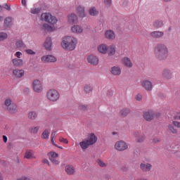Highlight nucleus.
Segmentation results:
<instances>
[{
    "mask_svg": "<svg viewBox=\"0 0 180 180\" xmlns=\"http://www.w3.org/2000/svg\"><path fill=\"white\" fill-rule=\"evenodd\" d=\"M41 20L46 22V23H44L41 27L42 30L45 32H54V30H56L54 25L57 24V22H58L57 17L51 15L50 13H44L41 15Z\"/></svg>",
    "mask_w": 180,
    "mask_h": 180,
    "instance_id": "1",
    "label": "nucleus"
},
{
    "mask_svg": "<svg viewBox=\"0 0 180 180\" xmlns=\"http://www.w3.org/2000/svg\"><path fill=\"white\" fill-rule=\"evenodd\" d=\"M154 54L159 61H165L169 56V50L165 44H158L155 46Z\"/></svg>",
    "mask_w": 180,
    "mask_h": 180,
    "instance_id": "2",
    "label": "nucleus"
},
{
    "mask_svg": "<svg viewBox=\"0 0 180 180\" xmlns=\"http://www.w3.org/2000/svg\"><path fill=\"white\" fill-rule=\"evenodd\" d=\"M60 44L64 50L72 51L77 48L78 39L74 36H66L62 39Z\"/></svg>",
    "mask_w": 180,
    "mask_h": 180,
    "instance_id": "3",
    "label": "nucleus"
},
{
    "mask_svg": "<svg viewBox=\"0 0 180 180\" xmlns=\"http://www.w3.org/2000/svg\"><path fill=\"white\" fill-rule=\"evenodd\" d=\"M3 106L8 113L14 115L15 113H18V112H19L18 105L13 102V100H12V98L11 97H6L4 98Z\"/></svg>",
    "mask_w": 180,
    "mask_h": 180,
    "instance_id": "4",
    "label": "nucleus"
},
{
    "mask_svg": "<svg viewBox=\"0 0 180 180\" xmlns=\"http://www.w3.org/2000/svg\"><path fill=\"white\" fill-rule=\"evenodd\" d=\"M46 98L49 102H58L60 101V92L54 89H49L46 92Z\"/></svg>",
    "mask_w": 180,
    "mask_h": 180,
    "instance_id": "5",
    "label": "nucleus"
},
{
    "mask_svg": "<svg viewBox=\"0 0 180 180\" xmlns=\"http://www.w3.org/2000/svg\"><path fill=\"white\" fill-rule=\"evenodd\" d=\"M115 148L117 151H124L129 148V146L124 141H118L115 145Z\"/></svg>",
    "mask_w": 180,
    "mask_h": 180,
    "instance_id": "6",
    "label": "nucleus"
},
{
    "mask_svg": "<svg viewBox=\"0 0 180 180\" xmlns=\"http://www.w3.org/2000/svg\"><path fill=\"white\" fill-rule=\"evenodd\" d=\"M134 137L136 143H138L139 144L144 143V141L146 140V135L139 131L134 132Z\"/></svg>",
    "mask_w": 180,
    "mask_h": 180,
    "instance_id": "7",
    "label": "nucleus"
},
{
    "mask_svg": "<svg viewBox=\"0 0 180 180\" xmlns=\"http://www.w3.org/2000/svg\"><path fill=\"white\" fill-rule=\"evenodd\" d=\"M41 61L44 63H56L57 58L53 55H45L41 58Z\"/></svg>",
    "mask_w": 180,
    "mask_h": 180,
    "instance_id": "8",
    "label": "nucleus"
},
{
    "mask_svg": "<svg viewBox=\"0 0 180 180\" xmlns=\"http://www.w3.org/2000/svg\"><path fill=\"white\" fill-rule=\"evenodd\" d=\"M70 31L73 34H82L84 33V27L79 25H74L71 27Z\"/></svg>",
    "mask_w": 180,
    "mask_h": 180,
    "instance_id": "9",
    "label": "nucleus"
},
{
    "mask_svg": "<svg viewBox=\"0 0 180 180\" xmlns=\"http://www.w3.org/2000/svg\"><path fill=\"white\" fill-rule=\"evenodd\" d=\"M68 22L70 25H77L78 23V15L75 13L68 15Z\"/></svg>",
    "mask_w": 180,
    "mask_h": 180,
    "instance_id": "10",
    "label": "nucleus"
},
{
    "mask_svg": "<svg viewBox=\"0 0 180 180\" xmlns=\"http://www.w3.org/2000/svg\"><path fill=\"white\" fill-rule=\"evenodd\" d=\"M33 89L37 94H40L43 91V86L41 85V82L39 79H36L33 82Z\"/></svg>",
    "mask_w": 180,
    "mask_h": 180,
    "instance_id": "11",
    "label": "nucleus"
},
{
    "mask_svg": "<svg viewBox=\"0 0 180 180\" xmlns=\"http://www.w3.org/2000/svg\"><path fill=\"white\" fill-rule=\"evenodd\" d=\"M110 72L114 77H120L122 75V68L117 65L112 66L110 70Z\"/></svg>",
    "mask_w": 180,
    "mask_h": 180,
    "instance_id": "12",
    "label": "nucleus"
},
{
    "mask_svg": "<svg viewBox=\"0 0 180 180\" xmlns=\"http://www.w3.org/2000/svg\"><path fill=\"white\" fill-rule=\"evenodd\" d=\"M141 86L146 89V91H153V82L148 79H145L141 82Z\"/></svg>",
    "mask_w": 180,
    "mask_h": 180,
    "instance_id": "13",
    "label": "nucleus"
},
{
    "mask_svg": "<svg viewBox=\"0 0 180 180\" xmlns=\"http://www.w3.org/2000/svg\"><path fill=\"white\" fill-rule=\"evenodd\" d=\"M11 65L16 68H20L23 67V59L13 58L11 59Z\"/></svg>",
    "mask_w": 180,
    "mask_h": 180,
    "instance_id": "14",
    "label": "nucleus"
},
{
    "mask_svg": "<svg viewBox=\"0 0 180 180\" xmlns=\"http://www.w3.org/2000/svg\"><path fill=\"white\" fill-rule=\"evenodd\" d=\"M140 168L143 172H150L153 168V165L148 162H143L140 164Z\"/></svg>",
    "mask_w": 180,
    "mask_h": 180,
    "instance_id": "15",
    "label": "nucleus"
},
{
    "mask_svg": "<svg viewBox=\"0 0 180 180\" xmlns=\"http://www.w3.org/2000/svg\"><path fill=\"white\" fill-rule=\"evenodd\" d=\"M87 62L89 64H91V65H96L97 64H99V58L94 55H89L87 57Z\"/></svg>",
    "mask_w": 180,
    "mask_h": 180,
    "instance_id": "16",
    "label": "nucleus"
},
{
    "mask_svg": "<svg viewBox=\"0 0 180 180\" xmlns=\"http://www.w3.org/2000/svg\"><path fill=\"white\" fill-rule=\"evenodd\" d=\"M143 119L146 120V122H150L154 119V111L153 110H148L143 112Z\"/></svg>",
    "mask_w": 180,
    "mask_h": 180,
    "instance_id": "17",
    "label": "nucleus"
},
{
    "mask_svg": "<svg viewBox=\"0 0 180 180\" xmlns=\"http://www.w3.org/2000/svg\"><path fill=\"white\" fill-rule=\"evenodd\" d=\"M44 47L46 50V51H51V49L53 47V41H51V37H47L45 39L44 43Z\"/></svg>",
    "mask_w": 180,
    "mask_h": 180,
    "instance_id": "18",
    "label": "nucleus"
},
{
    "mask_svg": "<svg viewBox=\"0 0 180 180\" xmlns=\"http://www.w3.org/2000/svg\"><path fill=\"white\" fill-rule=\"evenodd\" d=\"M76 13L78 15L79 18L86 17V14L85 13V7L82 6H78L76 8Z\"/></svg>",
    "mask_w": 180,
    "mask_h": 180,
    "instance_id": "19",
    "label": "nucleus"
},
{
    "mask_svg": "<svg viewBox=\"0 0 180 180\" xmlns=\"http://www.w3.org/2000/svg\"><path fill=\"white\" fill-rule=\"evenodd\" d=\"M86 140L91 146H94V144L98 141V137L95 136V134L91 133L89 134L88 138Z\"/></svg>",
    "mask_w": 180,
    "mask_h": 180,
    "instance_id": "20",
    "label": "nucleus"
},
{
    "mask_svg": "<svg viewBox=\"0 0 180 180\" xmlns=\"http://www.w3.org/2000/svg\"><path fill=\"white\" fill-rule=\"evenodd\" d=\"M105 37L107 39V40H115V39H116V35L113 30H108L105 32Z\"/></svg>",
    "mask_w": 180,
    "mask_h": 180,
    "instance_id": "21",
    "label": "nucleus"
},
{
    "mask_svg": "<svg viewBox=\"0 0 180 180\" xmlns=\"http://www.w3.org/2000/svg\"><path fill=\"white\" fill-rule=\"evenodd\" d=\"M13 75L15 77V78H22L25 75V70L22 69H14L13 70Z\"/></svg>",
    "mask_w": 180,
    "mask_h": 180,
    "instance_id": "22",
    "label": "nucleus"
},
{
    "mask_svg": "<svg viewBox=\"0 0 180 180\" xmlns=\"http://www.w3.org/2000/svg\"><path fill=\"white\" fill-rule=\"evenodd\" d=\"M12 25H13V18L12 17H6L4 19V27H6V29H9L10 27H12Z\"/></svg>",
    "mask_w": 180,
    "mask_h": 180,
    "instance_id": "23",
    "label": "nucleus"
},
{
    "mask_svg": "<svg viewBox=\"0 0 180 180\" xmlns=\"http://www.w3.org/2000/svg\"><path fill=\"white\" fill-rule=\"evenodd\" d=\"M150 36L152 39H161V37H164V32L153 31L150 33Z\"/></svg>",
    "mask_w": 180,
    "mask_h": 180,
    "instance_id": "24",
    "label": "nucleus"
},
{
    "mask_svg": "<svg viewBox=\"0 0 180 180\" xmlns=\"http://www.w3.org/2000/svg\"><path fill=\"white\" fill-rule=\"evenodd\" d=\"M97 50L101 54H106V53H108V46L106 45V44H101L98 46Z\"/></svg>",
    "mask_w": 180,
    "mask_h": 180,
    "instance_id": "25",
    "label": "nucleus"
},
{
    "mask_svg": "<svg viewBox=\"0 0 180 180\" xmlns=\"http://www.w3.org/2000/svg\"><path fill=\"white\" fill-rule=\"evenodd\" d=\"M24 158H26V160H36V156H34V152L30 150H26L24 155Z\"/></svg>",
    "mask_w": 180,
    "mask_h": 180,
    "instance_id": "26",
    "label": "nucleus"
},
{
    "mask_svg": "<svg viewBox=\"0 0 180 180\" xmlns=\"http://www.w3.org/2000/svg\"><path fill=\"white\" fill-rule=\"evenodd\" d=\"M122 64L127 67V68H131L133 67V62H131V60L129 58L124 57L122 60Z\"/></svg>",
    "mask_w": 180,
    "mask_h": 180,
    "instance_id": "27",
    "label": "nucleus"
},
{
    "mask_svg": "<svg viewBox=\"0 0 180 180\" xmlns=\"http://www.w3.org/2000/svg\"><path fill=\"white\" fill-rule=\"evenodd\" d=\"M65 171L68 175H74L75 174V167L72 165H68L65 167Z\"/></svg>",
    "mask_w": 180,
    "mask_h": 180,
    "instance_id": "28",
    "label": "nucleus"
},
{
    "mask_svg": "<svg viewBox=\"0 0 180 180\" xmlns=\"http://www.w3.org/2000/svg\"><path fill=\"white\" fill-rule=\"evenodd\" d=\"M162 75L165 79H171L172 78V72L169 69H165L162 71Z\"/></svg>",
    "mask_w": 180,
    "mask_h": 180,
    "instance_id": "29",
    "label": "nucleus"
},
{
    "mask_svg": "<svg viewBox=\"0 0 180 180\" xmlns=\"http://www.w3.org/2000/svg\"><path fill=\"white\" fill-rule=\"evenodd\" d=\"M153 26L155 29H161V27H164V20H156L153 22Z\"/></svg>",
    "mask_w": 180,
    "mask_h": 180,
    "instance_id": "30",
    "label": "nucleus"
},
{
    "mask_svg": "<svg viewBox=\"0 0 180 180\" xmlns=\"http://www.w3.org/2000/svg\"><path fill=\"white\" fill-rule=\"evenodd\" d=\"M15 47L22 50V49H26V44H25V42H23L22 39H17L15 41Z\"/></svg>",
    "mask_w": 180,
    "mask_h": 180,
    "instance_id": "31",
    "label": "nucleus"
},
{
    "mask_svg": "<svg viewBox=\"0 0 180 180\" xmlns=\"http://www.w3.org/2000/svg\"><path fill=\"white\" fill-rule=\"evenodd\" d=\"M83 91L85 94H91L94 91V87L91 84H86L84 86Z\"/></svg>",
    "mask_w": 180,
    "mask_h": 180,
    "instance_id": "32",
    "label": "nucleus"
},
{
    "mask_svg": "<svg viewBox=\"0 0 180 180\" xmlns=\"http://www.w3.org/2000/svg\"><path fill=\"white\" fill-rule=\"evenodd\" d=\"M79 146L82 150H86V148H88L91 145H90L89 142L86 139H84L79 143Z\"/></svg>",
    "mask_w": 180,
    "mask_h": 180,
    "instance_id": "33",
    "label": "nucleus"
},
{
    "mask_svg": "<svg viewBox=\"0 0 180 180\" xmlns=\"http://www.w3.org/2000/svg\"><path fill=\"white\" fill-rule=\"evenodd\" d=\"M107 53L108 56H115L116 53V46L115 45H110V46H108Z\"/></svg>",
    "mask_w": 180,
    "mask_h": 180,
    "instance_id": "34",
    "label": "nucleus"
},
{
    "mask_svg": "<svg viewBox=\"0 0 180 180\" xmlns=\"http://www.w3.org/2000/svg\"><path fill=\"white\" fill-rule=\"evenodd\" d=\"M89 13L90 16H98L99 11L95 7H91L89 9Z\"/></svg>",
    "mask_w": 180,
    "mask_h": 180,
    "instance_id": "35",
    "label": "nucleus"
},
{
    "mask_svg": "<svg viewBox=\"0 0 180 180\" xmlns=\"http://www.w3.org/2000/svg\"><path fill=\"white\" fill-rule=\"evenodd\" d=\"M30 120H36L37 119V112L36 111H30L27 116Z\"/></svg>",
    "mask_w": 180,
    "mask_h": 180,
    "instance_id": "36",
    "label": "nucleus"
},
{
    "mask_svg": "<svg viewBox=\"0 0 180 180\" xmlns=\"http://www.w3.org/2000/svg\"><path fill=\"white\" fill-rule=\"evenodd\" d=\"M129 113H130V109L122 108L120 112V116H121V117H126Z\"/></svg>",
    "mask_w": 180,
    "mask_h": 180,
    "instance_id": "37",
    "label": "nucleus"
},
{
    "mask_svg": "<svg viewBox=\"0 0 180 180\" xmlns=\"http://www.w3.org/2000/svg\"><path fill=\"white\" fill-rule=\"evenodd\" d=\"M50 137V130L46 129L41 134V139H49Z\"/></svg>",
    "mask_w": 180,
    "mask_h": 180,
    "instance_id": "38",
    "label": "nucleus"
},
{
    "mask_svg": "<svg viewBox=\"0 0 180 180\" xmlns=\"http://www.w3.org/2000/svg\"><path fill=\"white\" fill-rule=\"evenodd\" d=\"M48 157L49 160H54V158H58V154L56 152H49Z\"/></svg>",
    "mask_w": 180,
    "mask_h": 180,
    "instance_id": "39",
    "label": "nucleus"
},
{
    "mask_svg": "<svg viewBox=\"0 0 180 180\" xmlns=\"http://www.w3.org/2000/svg\"><path fill=\"white\" fill-rule=\"evenodd\" d=\"M39 130H40V127H39V126L31 127L30 131L32 134H37V133H39Z\"/></svg>",
    "mask_w": 180,
    "mask_h": 180,
    "instance_id": "40",
    "label": "nucleus"
},
{
    "mask_svg": "<svg viewBox=\"0 0 180 180\" xmlns=\"http://www.w3.org/2000/svg\"><path fill=\"white\" fill-rule=\"evenodd\" d=\"M168 129L169 130L170 133H172V134H178V131L175 129V127H174L172 124L168 125Z\"/></svg>",
    "mask_w": 180,
    "mask_h": 180,
    "instance_id": "41",
    "label": "nucleus"
},
{
    "mask_svg": "<svg viewBox=\"0 0 180 180\" xmlns=\"http://www.w3.org/2000/svg\"><path fill=\"white\" fill-rule=\"evenodd\" d=\"M41 11V8H31V13L33 15H39Z\"/></svg>",
    "mask_w": 180,
    "mask_h": 180,
    "instance_id": "42",
    "label": "nucleus"
},
{
    "mask_svg": "<svg viewBox=\"0 0 180 180\" xmlns=\"http://www.w3.org/2000/svg\"><path fill=\"white\" fill-rule=\"evenodd\" d=\"M8 39V34L6 32H0V41H4Z\"/></svg>",
    "mask_w": 180,
    "mask_h": 180,
    "instance_id": "43",
    "label": "nucleus"
},
{
    "mask_svg": "<svg viewBox=\"0 0 180 180\" xmlns=\"http://www.w3.org/2000/svg\"><path fill=\"white\" fill-rule=\"evenodd\" d=\"M79 110H82V112H86L88 110V105L83 104L79 105Z\"/></svg>",
    "mask_w": 180,
    "mask_h": 180,
    "instance_id": "44",
    "label": "nucleus"
},
{
    "mask_svg": "<svg viewBox=\"0 0 180 180\" xmlns=\"http://www.w3.org/2000/svg\"><path fill=\"white\" fill-rule=\"evenodd\" d=\"M103 91L105 92L107 96H113V90L110 89H103Z\"/></svg>",
    "mask_w": 180,
    "mask_h": 180,
    "instance_id": "45",
    "label": "nucleus"
},
{
    "mask_svg": "<svg viewBox=\"0 0 180 180\" xmlns=\"http://www.w3.org/2000/svg\"><path fill=\"white\" fill-rule=\"evenodd\" d=\"M97 164L102 168H105V167H106V165L101 159L97 160Z\"/></svg>",
    "mask_w": 180,
    "mask_h": 180,
    "instance_id": "46",
    "label": "nucleus"
},
{
    "mask_svg": "<svg viewBox=\"0 0 180 180\" xmlns=\"http://www.w3.org/2000/svg\"><path fill=\"white\" fill-rule=\"evenodd\" d=\"M17 180H31L30 176L27 175L21 176L20 177H18Z\"/></svg>",
    "mask_w": 180,
    "mask_h": 180,
    "instance_id": "47",
    "label": "nucleus"
},
{
    "mask_svg": "<svg viewBox=\"0 0 180 180\" xmlns=\"http://www.w3.org/2000/svg\"><path fill=\"white\" fill-rule=\"evenodd\" d=\"M25 52H26L27 54H29V56L36 55V51H34L32 49H27V50H25Z\"/></svg>",
    "mask_w": 180,
    "mask_h": 180,
    "instance_id": "48",
    "label": "nucleus"
},
{
    "mask_svg": "<svg viewBox=\"0 0 180 180\" xmlns=\"http://www.w3.org/2000/svg\"><path fill=\"white\" fill-rule=\"evenodd\" d=\"M122 6H129V0H122L120 2Z\"/></svg>",
    "mask_w": 180,
    "mask_h": 180,
    "instance_id": "49",
    "label": "nucleus"
},
{
    "mask_svg": "<svg viewBox=\"0 0 180 180\" xmlns=\"http://www.w3.org/2000/svg\"><path fill=\"white\" fill-rule=\"evenodd\" d=\"M120 169L123 172H127V171H129V167H127V165H122L120 167Z\"/></svg>",
    "mask_w": 180,
    "mask_h": 180,
    "instance_id": "50",
    "label": "nucleus"
},
{
    "mask_svg": "<svg viewBox=\"0 0 180 180\" xmlns=\"http://www.w3.org/2000/svg\"><path fill=\"white\" fill-rule=\"evenodd\" d=\"M50 161L53 164V165H58V164H60V162L57 158L51 159Z\"/></svg>",
    "mask_w": 180,
    "mask_h": 180,
    "instance_id": "51",
    "label": "nucleus"
},
{
    "mask_svg": "<svg viewBox=\"0 0 180 180\" xmlns=\"http://www.w3.org/2000/svg\"><path fill=\"white\" fill-rule=\"evenodd\" d=\"M104 4L107 8H109L112 5V0H104Z\"/></svg>",
    "mask_w": 180,
    "mask_h": 180,
    "instance_id": "52",
    "label": "nucleus"
},
{
    "mask_svg": "<svg viewBox=\"0 0 180 180\" xmlns=\"http://www.w3.org/2000/svg\"><path fill=\"white\" fill-rule=\"evenodd\" d=\"M135 99L136 101H138V102H140L143 100V95L141 94H137L136 96H135Z\"/></svg>",
    "mask_w": 180,
    "mask_h": 180,
    "instance_id": "53",
    "label": "nucleus"
},
{
    "mask_svg": "<svg viewBox=\"0 0 180 180\" xmlns=\"http://www.w3.org/2000/svg\"><path fill=\"white\" fill-rule=\"evenodd\" d=\"M59 141H60V143H65V144H68V139H64V138H63V137H60V138L59 139Z\"/></svg>",
    "mask_w": 180,
    "mask_h": 180,
    "instance_id": "54",
    "label": "nucleus"
},
{
    "mask_svg": "<svg viewBox=\"0 0 180 180\" xmlns=\"http://www.w3.org/2000/svg\"><path fill=\"white\" fill-rule=\"evenodd\" d=\"M161 142V139L158 138V137H155L153 139V143H160Z\"/></svg>",
    "mask_w": 180,
    "mask_h": 180,
    "instance_id": "55",
    "label": "nucleus"
},
{
    "mask_svg": "<svg viewBox=\"0 0 180 180\" xmlns=\"http://www.w3.org/2000/svg\"><path fill=\"white\" fill-rule=\"evenodd\" d=\"M15 58H18V59H20V56H22V52L20 51H17L15 54H14Z\"/></svg>",
    "mask_w": 180,
    "mask_h": 180,
    "instance_id": "56",
    "label": "nucleus"
},
{
    "mask_svg": "<svg viewBox=\"0 0 180 180\" xmlns=\"http://www.w3.org/2000/svg\"><path fill=\"white\" fill-rule=\"evenodd\" d=\"M172 123H173L174 126L180 129V122H179L174 121Z\"/></svg>",
    "mask_w": 180,
    "mask_h": 180,
    "instance_id": "57",
    "label": "nucleus"
},
{
    "mask_svg": "<svg viewBox=\"0 0 180 180\" xmlns=\"http://www.w3.org/2000/svg\"><path fill=\"white\" fill-rule=\"evenodd\" d=\"M29 92H30V89H29V88H25L23 90V94H25V95L29 94Z\"/></svg>",
    "mask_w": 180,
    "mask_h": 180,
    "instance_id": "58",
    "label": "nucleus"
},
{
    "mask_svg": "<svg viewBox=\"0 0 180 180\" xmlns=\"http://www.w3.org/2000/svg\"><path fill=\"white\" fill-rule=\"evenodd\" d=\"M4 8L7 11H11V5H8V4H4Z\"/></svg>",
    "mask_w": 180,
    "mask_h": 180,
    "instance_id": "59",
    "label": "nucleus"
},
{
    "mask_svg": "<svg viewBox=\"0 0 180 180\" xmlns=\"http://www.w3.org/2000/svg\"><path fill=\"white\" fill-rule=\"evenodd\" d=\"M51 141L52 144L55 146V147H58V145H57V143H56L54 142V139L53 138H51Z\"/></svg>",
    "mask_w": 180,
    "mask_h": 180,
    "instance_id": "60",
    "label": "nucleus"
},
{
    "mask_svg": "<svg viewBox=\"0 0 180 180\" xmlns=\"http://www.w3.org/2000/svg\"><path fill=\"white\" fill-rule=\"evenodd\" d=\"M43 162L44 164H47L48 165H50V162L47 159H44Z\"/></svg>",
    "mask_w": 180,
    "mask_h": 180,
    "instance_id": "61",
    "label": "nucleus"
},
{
    "mask_svg": "<svg viewBox=\"0 0 180 180\" xmlns=\"http://www.w3.org/2000/svg\"><path fill=\"white\" fill-rule=\"evenodd\" d=\"M3 140H4V143H7L8 137H6V136L4 135L3 136Z\"/></svg>",
    "mask_w": 180,
    "mask_h": 180,
    "instance_id": "62",
    "label": "nucleus"
},
{
    "mask_svg": "<svg viewBox=\"0 0 180 180\" xmlns=\"http://www.w3.org/2000/svg\"><path fill=\"white\" fill-rule=\"evenodd\" d=\"M56 133H57L56 131H53L51 134V139H54V137H56Z\"/></svg>",
    "mask_w": 180,
    "mask_h": 180,
    "instance_id": "63",
    "label": "nucleus"
},
{
    "mask_svg": "<svg viewBox=\"0 0 180 180\" xmlns=\"http://www.w3.org/2000/svg\"><path fill=\"white\" fill-rule=\"evenodd\" d=\"M21 4L24 5V6H26V0H21Z\"/></svg>",
    "mask_w": 180,
    "mask_h": 180,
    "instance_id": "64",
    "label": "nucleus"
}]
</instances>
